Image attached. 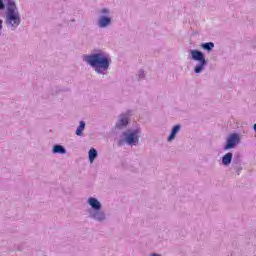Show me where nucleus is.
Instances as JSON below:
<instances>
[{"label": "nucleus", "mask_w": 256, "mask_h": 256, "mask_svg": "<svg viewBox=\"0 0 256 256\" xmlns=\"http://www.w3.org/2000/svg\"><path fill=\"white\" fill-rule=\"evenodd\" d=\"M82 59L98 75H106L111 63H113L111 55L101 49H95L93 53L83 55Z\"/></svg>", "instance_id": "1"}, {"label": "nucleus", "mask_w": 256, "mask_h": 256, "mask_svg": "<svg viewBox=\"0 0 256 256\" xmlns=\"http://www.w3.org/2000/svg\"><path fill=\"white\" fill-rule=\"evenodd\" d=\"M5 25L12 31L21 25V14L16 1H7V11H5Z\"/></svg>", "instance_id": "2"}, {"label": "nucleus", "mask_w": 256, "mask_h": 256, "mask_svg": "<svg viewBox=\"0 0 256 256\" xmlns=\"http://www.w3.org/2000/svg\"><path fill=\"white\" fill-rule=\"evenodd\" d=\"M141 133H143L141 127H137L136 129H127L122 132L120 139L117 141L118 147H123L124 145L137 147V145H139V137H141Z\"/></svg>", "instance_id": "3"}, {"label": "nucleus", "mask_w": 256, "mask_h": 256, "mask_svg": "<svg viewBox=\"0 0 256 256\" xmlns=\"http://www.w3.org/2000/svg\"><path fill=\"white\" fill-rule=\"evenodd\" d=\"M87 203L91 206V209L88 210L90 219L98 223H103V221L107 220V214L103 211V204L97 198L89 197Z\"/></svg>", "instance_id": "4"}, {"label": "nucleus", "mask_w": 256, "mask_h": 256, "mask_svg": "<svg viewBox=\"0 0 256 256\" xmlns=\"http://www.w3.org/2000/svg\"><path fill=\"white\" fill-rule=\"evenodd\" d=\"M190 59L192 61H196V65L194 66V73L196 75H199L200 73H203L205 71V67L209 65V62L207 61V58H205V53L201 50H190Z\"/></svg>", "instance_id": "5"}, {"label": "nucleus", "mask_w": 256, "mask_h": 256, "mask_svg": "<svg viewBox=\"0 0 256 256\" xmlns=\"http://www.w3.org/2000/svg\"><path fill=\"white\" fill-rule=\"evenodd\" d=\"M131 116V110H128L126 113H122L118 116V120L115 124V129L118 131H123V129H127L129 125V117Z\"/></svg>", "instance_id": "6"}, {"label": "nucleus", "mask_w": 256, "mask_h": 256, "mask_svg": "<svg viewBox=\"0 0 256 256\" xmlns=\"http://www.w3.org/2000/svg\"><path fill=\"white\" fill-rule=\"evenodd\" d=\"M241 143V137L237 133H232L226 139V144L224 145V151H229V149H235L237 145Z\"/></svg>", "instance_id": "7"}, {"label": "nucleus", "mask_w": 256, "mask_h": 256, "mask_svg": "<svg viewBox=\"0 0 256 256\" xmlns=\"http://www.w3.org/2000/svg\"><path fill=\"white\" fill-rule=\"evenodd\" d=\"M97 25L98 27H100V29H105L106 27H109V25H111V17L105 15L100 16Z\"/></svg>", "instance_id": "8"}, {"label": "nucleus", "mask_w": 256, "mask_h": 256, "mask_svg": "<svg viewBox=\"0 0 256 256\" xmlns=\"http://www.w3.org/2000/svg\"><path fill=\"white\" fill-rule=\"evenodd\" d=\"M179 131H181V124H177L172 127L170 135L167 138L168 143H171V141H175V138L177 137Z\"/></svg>", "instance_id": "9"}, {"label": "nucleus", "mask_w": 256, "mask_h": 256, "mask_svg": "<svg viewBox=\"0 0 256 256\" xmlns=\"http://www.w3.org/2000/svg\"><path fill=\"white\" fill-rule=\"evenodd\" d=\"M52 153L54 155H65L67 153V149H65L63 145L56 144L52 148Z\"/></svg>", "instance_id": "10"}, {"label": "nucleus", "mask_w": 256, "mask_h": 256, "mask_svg": "<svg viewBox=\"0 0 256 256\" xmlns=\"http://www.w3.org/2000/svg\"><path fill=\"white\" fill-rule=\"evenodd\" d=\"M233 161V153L228 152L222 157V165L224 167H229L231 165V162Z\"/></svg>", "instance_id": "11"}, {"label": "nucleus", "mask_w": 256, "mask_h": 256, "mask_svg": "<svg viewBox=\"0 0 256 256\" xmlns=\"http://www.w3.org/2000/svg\"><path fill=\"white\" fill-rule=\"evenodd\" d=\"M85 121H80L79 126L76 129V135L77 137H83V131H85Z\"/></svg>", "instance_id": "12"}, {"label": "nucleus", "mask_w": 256, "mask_h": 256, "mask_svg": "<svg viewBox=\"0 0 256 256\" xmlns=\"http://www.w3.org/2000/svg\"><path fill=\"white\" fill-rule=\"evenodd\" d=\"M232 165L234 169H239V167H241V155L236 154L234 158H232Z\"/></svg>", "instance_id": "13"}, {"label": "nucleus", "mask_w": 256, "mask_h": 256, "mask_svg": "<svg viewBox=\"0 0 256 256\" xmlns=\"http://www.w3.org/2000/svg\"><path fill=\"white\" fill-rule=\"evenodd\" d=\"M200 47H202L204 51H208V53H210V51H213V49L215 48V43L205 42V43H202Z\"/></svg>", "instance_id": "14"}, {"label": "nucleus", "mask_w": 256, "mask_h": 256, "mask_svg": "<svg viewBox=\"0 0 256 256\" xmlns=\"http://www.w3.org/2000/svg\"><path fill=\"white\" fill-rule=\"evenodd\" d=\"M97 150L95 148H91L88 152V159L90 163H93L95 161V158L98 157Z\"/></svg>", "instance_id": "15"}, {"label": "nucleus", "mask_w": 256, "mask_h": 256, "mask_svg": "<svg viewBox=\"0 0 256 256\" xmlns=\"http://www.w3.org/2000/svg\"><path fill=\"white\" fill-rule=\"evenodd\" d=\"M100 13L102 15H109V13H111V10H109L108 8H102Z\"/></svg>", "instance_id": "16"}, {"label": "nucleus", "mask_w": 256, "mask_h": 256, "mask_svg": "<svg viewBox=\"0 0 256 256\" xmlns=\"http://www.w3.org/2000/svg\"><path fill=\"white\" fill-rule=\"evenodd\" d=\"M138 77H139V79H145V71L139 70Z\"/></svg>", "instance_id": "17"}, {"label": "nucleus", "mask_w": 256, "mask_h": 256, "mask_svg": "<svg viewBox=\"0 0 256 256\" xmlns=\"http://www.w3.org/2000/svg\"><path fill=\"white\" fill-rule=\"evenodd\" d=\"M1 31H3V21L0 19V36H1Z\"/></svg>", "instance_id": "18"}, {"label": "nucleus", "mask_w": 256, "mask_h": 256, "mask_svg": "<svg viewBox=\"0 0 256 256\" xmlns=\"http://www.w3.org/2000/svg\"><path fill=\"white\" fill-rule=\"evenodd\" d=\"M234 169H236V171H237V175H239V171H241V167L234 168Z\"/></svg>", "instance_id": "19"}, {"label": "nucleus", "mask_w": 256, "mask_h": 256, "mask_svg": "<svg viewBox=\"0 0 256 256\" xmlns=\"http://www.w3.org/2000/svg\"><path fill=\"white\" fill-rule=\"evenodd\" d=\"M150 256H161V255H159V254H157V253H153V254H151Z\"/></svg>", "instance_id": "20"}, {"label": "nucleus", "mask_w": 256, "mask_h": 256, "mask_svg": "<svg viewBox=\"0 0 256 256\" xmlns=\"http://www.w3.org/2000/svg\"><path fill=\"white\" fill-rule=\"evenodd\" d=\"M253 129H254V131L256 133V124H254Z\"/></svg>", "instance_id": "21"}]
</instances>
